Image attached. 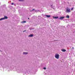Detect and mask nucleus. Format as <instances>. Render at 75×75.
I'll return each instance as SVG.
<instances>
[{"label": "nucleus", "instance_id": "3", "mask_svg": "<svg viewBox=\"0 0 75 75\" xmlns=\"http://www.w3.org/2000/svg\"><path fill=\"white\" fill-rule=\"evenodd\" d=\"M65 18V17L64 16L63 17H61L59 18H58L59 20H63V19H64V18Z\"/></svg>", "mask_w": 75, "mask_h": 75}, {"label": "nucleus", "instance_id": "5", "mask_svg": "<svg viewBox=\"0 0 75 75\" xmlns=\"http://www.w3.org/2000/svg\"><path fill=\"white\" fill-rule=\"evenodd\" d=\"M53 18H55V19H57V18H58V16H53Z\"/></svg>", "mask_w": 75, "mask_h": 75}, {"label": "nucleus", "instance_id": "10", "mask_svg": "<svg viewBox=\"0 0 75 75\" xmlns=\"http://www.w3.org/2000/svg\"><path fill=\"white\" fill-rule=\"evenodd\" d=\"M27 23V21H24L21 22V23Z\"/></svg>", "mask_w": 75, "mask_h": 75}, {"label": "nucleus", "instance_id": "21", "mask_svg": "<svg viewBox=\"0 0 75 75\" xmlns=\"http://www.w3.org/2000/svg\"><path fill=\"white\" fill-rule=\"evenodd\" d=\"M25 31H26V30H25L23 31V33H24V32H25Z\"/></svg>", "mask_w": 75, "mask_h": 75}, {"label": "nucleus", "instance_id": "17", "mask_svg": "<svg viewBox=\"0 0 75 75\" xmlns=\"http://www.w3.org/2000/svg\"><path fill=\"white\" fill-rule=\"evenodd\" d=\"M20 1H23V0H19Z\"/></svg>", "mask_w": 75, "mask_h": 75}, {"label": "nucleus", "instance_id": "2", "mask_svg": "<svg viewBox=\"0 0 75 75\" xmlns=\"http://www.w3.org/2000/svg\"><path fill=\"white\" fill-rule=\"evenodd\" d=\"M66 13H70V12H71L70 9H69L68 7H67V9H66Z\"/></svg>", "mask_w": 75, "mask_h": 75}, {"label": "nucleus", "instance_id": "25", "mask_svg": "<svg viewBox=\"0 0 75 75\" xmlns=\"http://www.w3.org/2000/svg\"><path fill=\"white\" fill-rule=\"evenodd\" d=\"M28 19H30V18H28Z\"/></svg>", "mask_w": 75, "mask_h": 75}, {"label": "nucleus", "instance_id": "12", "mask_svg": "<svg viewBox=\"0 0 75 75\" xmlns=\"http://www.w3.org/2000/svg\"><path fill=\"white\" fill-rule=\"evenodd\" d=\"M66 18H69V16L68 15L66 16Z\"/></svg>", "mask_w": 75, "mask_h": 75}, {"label": "nucleus", "instance_id": "23", "mask_svg": "<svg viewBox=\"0 0 75 75\" xmlns=\"http://www.w3.org/2000/svg\"><path fill=\"white\" fill-rule=\"evenodd\" d=\"M72 49L73 50H74V47H72Z\"/></svg>", "mask_w": 75, "mask_h": 75}, {"label": "nucleus", "instance_id": "18", "mask_svg": "<svg viewBox=\"0 0 75 75\" xmlns=\"http://www.w3.org/2000/svg\"><path fill=\"white\" fill-rule=\"evenodd\" d=\"M36 11H37V12H38V11H40V10H37Z\"/></svg>", "mask_w": 75, "mask_h": 75}, {"label": "nucleus", "instance_id": "20", "mask_svg": "<svg viewBox=\"0 0 75 75\" xmlns=\"http://www.w3.org/2000/svg\"><path fill=\"white\" fill-rule=\"evenodd\" d=\"M34 10H35V9H32V11H34Z\"/></svg>", "mask_w": 75, "mask_h": 75}, {"label": "nucleus", "instance_id": "15", "mask_svg": "<svg viewBox=\"0 0 75 75\" xmlns=\"http://www.w3.org/2000/svg\"><path fill=\"white\" fill-rule=\"evenodd\" d=\"M74 10V8H72L71 9V11H72V10Z\"/></svg>", "mask_w": 75, "mask_h": 75}, {"label": "nucleus", "instance_id": "13", "mask_svg": "<svg viewBox=\"0 0 75 75\" xmlns=\"http://www.w3.org/2000/svg\"><path fill=\"white\" fill-rule=\"evenodd\" d=\"M51 7L52 8H54V6H52V5H51Z\"/></svg>", "mask_w": 75, "mask_h": 75}, {"label": "nucleus", "instance_id": "26", "mask_svg": "<svg viewBox=\"0 0 75 75\" xmlns=\"http://www.w3.org/2000/svg\"><path fill=\"white\" fill-rule=\"evenodd\" d=\"M39 17H40V16H39Z\"/></svg>", "mask_w": 75, "mask_h": 75}, {"label": "nucleus", "instance_id": "24", "mask_svg": "<svg viewBox=\"0 0 75 75\" xmlns=\"http://www.w3.org/2000/svg\"><path fill=\"white\" fill-rule=\"evenodd\" d=\"M4 6H6V5H4Z\"/></svg>", "mask_w": 75, "mask_h": 75}, {"label": "nucleus", "instance_id": "14", "mask_svg": "<svg viewBox=\"0 0 75 75\" xmlns=\"http://www.w3.org/2000/svg\"><path fill=\"white\" fill-rule=\"evenodd\" d=\"M73 34H75V30L73 31Z\"/></svg>", "mask_w": 75, "mask_h": 75}, {"label": "nucleus", "instance_id": "4", "mask_svg": "<svg viewBox=\"0 0 75 75\" xmlns=\"http://www.w3.org/2000/svg\"><path fill=\"white\" fill-rule=\"evenodd\" d=\"M34 36V35L33 34H31L28 36L29 37H33Z\"/></svg>", "mask_w": 75, "mask_h": 75}, {"label": "nucleus", "instance_id": "11", "mask_svg": "<svg viewBox=\"0 0 75 75\" xmlns=\"http://www.w3.org/2000/svg\"><path fill=\"white\" fill-rule=\"evenodd\" d=\"M3 20H5L4 18H2L0 19V21Z\"/></svg>", "mask_w": 75, "mask_h": 75}, {"label": "nucleus", "instance_id": "19", "mask_svg": "<svg viewBox=\"0 0 75 75\" xmlns=\"http://www.w3.org/2000/svg\"><path fill=\"white\" fill-rule=\"evenodd\" d=\"M11 4L12 5H13V4H14V3H12Z\"/></svg>", "mask_w": 75, "mask_h": 75}, {"label": "nucleus", "instance_id": "8", "mask_svg": "<svg viewBox=\"0 0 75 75\" xmlns=\"http://www.w3.org/2000/svg\"><path fill=\"white\" fill-rule=\"evenodd\" d=\"M4 19L5 20V19H7V18H8V17H7V16H4Z\"/></svg>", "mask_w": 75, "mask_h": 75}, {"label": "nucleus", "instance_id": "22", "mask_svg": "<svg viewBox=\"0 0 75 75\" xmlns=\"http://www.w3.org/2000/svg\"><path fill=\"white\" fill-rule=\"evenodd\" d=\"M33 29H32V28H30V30H33Z\"/></svg>", "mask_w": 75, "mask_h": 75}, {"label": "nucleus", "instance_id": "6", "mask_svg": "<svg viewBox=\"0 0 75 75\" xmlns=\"http://www.w3.org/2000/svg\"><path fill=\"white\" fill-rule=\"evenodd\" d=\"M45 16L47 17V18H50V17H51V16L50 15H45Z\"/></svg>", "mask_w": 75, "mask_h": 75}, {"label": "nucleus", "instance_id": "16", "mask_svg": "<svg viewBox=\"0 0 75 75\" xmlns=\"http://www.w3.org/2000/svg\"><path fill=\"white\" fill-rule=\"evenodd\" d=\"M43 69H46V68L45 67H44L43 68Z\"/></svg>", "mask_w": 75, "mask_h": 75}, {"label": "nucleus", "instance_id": "1", "mask_svg": "<svg viewBox=\"0 0 75 75\" xmlns=\"http://www.w3.org/2000/svg\"><path fill=\"white\" fill-rule=\"evenodd\" d=\"M55 58H56L57 59H59V54H55Z\"/></svg>", "mask_w": 75, "mask_h": 75}, {"label": "nucleus", "instance_id": "27", "mask_svg": "<svg viewBox=\"0 0 75 75\" xmlns=\"http://www.w3.org/2000/svg\"><path fill=\"white\" fill-rule=\"evenodd\" d=\"M0 51H1V50H0Z\"/></svg>", "mask_w": 75, "mask_h": 75}, {"label": "nucleus", "instance_id": "9", "mask_svg": "<svg viewBox=\"0 0 75 75\" xmlns=\"http://www.w3.org/2000/svg\"><path fill=\"white\" fill-rule=\"evenodd\" d=\"M28 54V53L27 52H23V54H24V55H27V54Z\"/></svg>", "mask_w": 75, "mask_h": 75}, {"label": "nucleus", "instance_id": "7", "mask_svg": "<svg viewBox=\"0 0 75 75\" xmlns=\"http://www.w3.org/2000/svg\"><path fill=\"white\" fill-rule=\"evenodd\" d=\"M61 51H62V52H65L66 51V50L65 49H63L61 50Z\"/></svg>", "mask_w": 75, "mask_h": 75}]
</instances>
